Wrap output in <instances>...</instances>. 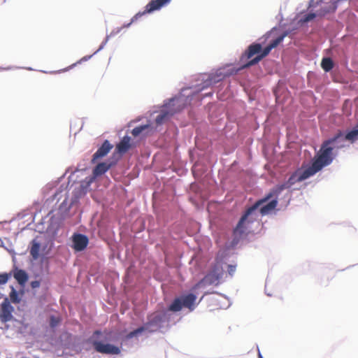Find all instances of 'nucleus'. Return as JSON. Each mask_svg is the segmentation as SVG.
Masks as SVG:
<instances>
[{
	"instance_id": "obj_3",
	"label": "nucleus",
	"mask_w": 358,
	"mask_h": 358,
	"mask_svg": "<svg viewBox=\"0 0 358 358\" xmlns=\"http://www.w3.org/2000/svg\"><path fill=\"white\" fill-rule=\"evenodd\" d=\"M287 34H288L287 32H284L276 38L272 40L264 49H262V46L260 43H252L250 45L241 56V60L243 61L244 59H250L255 55L256 56L253 59L245 63L240 69H243L249 68L258 64L263 58L270 53L272 49L277 47Z\"/></svg>"
},
{
	"instance_id": "obj_2",
	"label": "nucleus",
	"mask_w": 358,
	"mask_h": 358,
	"mask_svg": "<svg viewBox=\"0 0 358 358\" xmlns=\"http://www.w3.org/2000/svg\"><path fill=\"white\" fill-rule=\"evenodd\" d=\"M336 7V2L335 1L310 0L307 9L298 13L295 20L296 22L319 21L327 15L334 13Z\"/></svg>"
},
{
	"instance_id": "obj_4",
	"label": "nucleus",
	"mask_w": 358,
	"mask_h": 358,
	"mask_svg": "<svg viewBox=\"0 0 358 358\" xmlns=\"http://www.w3.org/2000/svg\"><path fill=\"white\" fill-rule=\"evenodd\" d=\"M344 142L343 134L339 131L334 137L324 141L322 143L320 150L314 158V160L321 169L332 162L334 158L333 151L344 148Z\"/></svg>"
},
{
	"instance_id": "obj_32",
	"label": "nucleus",
	"mask_w": 358,
	"mask_h": 358,
	"mask_svg": "<svg viewBox=\"0 0 358 358\" xmlns=\"http://www.w3.org/2000/svg\"><path fill=\"white\" fill-rule=\"evenodd\" d=\"M357 127H358V124H357Z\"/></svg>"
},
{
	"instance_id": "obj_24",
	"label": "nucleus",
	"mask_w": 358,
	"mask_h": 358,
	"mask_svg": "<svg viewBox=\"0 0 358 358\" xmlns=\"http://www.w3.org/2000/svg\"><path fill=\"white\" fill-rule=\"evenodd\" d=\"M61 322V318L59 317L51 315L50 317V326L52 328H55Z\"/></svg>"
},
{
	"instance_id": "obj_8",
	"label": "nucleus",
	"mask_w": 358,
	"mask_h": 358,
	"mask_svg": "<svg viewBox=\"0 0 358 358\" xmlns=\"http://www.w3.org/2000/svg\"><path fill=\"white\" fill-rule=\"evenodd\" d=\"M14 308L10 305L8 299H5L1 305L0 310V320L2 322H7L10 321L13 316L12 313Z\"/></svg>"
},
{
	"instance_id": "obj_14",
	"label": "nucleus",
	"mask_w": 358,
	"mask_h": 358,
	"mask_svg": "<svg viewBox=\"0 0 358 358\" xmlns=\"http://www.w3.org/2000/svg\"><path fill=\"white\" fill-rule=\"evenodd\" d=\"M111 166V164L102 162L98 164L93 170V174L95 177L105 173Z\"/></svg>"
},
{
	"instance_id": "obj_1",
	"label": "nucleus",
	"mask_w": 358,
	"mask_h": 358,
	"mask_svg": "<svg viewBox=\"0 0 358 358\" xmlns=\"http://www.w3.org/2000/svg\"><path fill=\"white\" fill-rule=\"evenodd\" d=\"M271 194H266L264 198L257 201L251 207H250L241 217L236 227L234 229V236L236 239L239 240L248 236L252 231L251 224L257 220L258 215L257 210H259V213L264 216L270 214L278 206V200L273 199Z\"/></svg>"
},
{
	"instance_id": "obj_7",
	"label": "nucleus",
	"mask_w": 358,
	"mask_h": 358,
	"mask_svg": "<svg viewBox=\"0 0 358 358\" xmlns=\"http://www.w3.org/2000/svg\"><path fill=\"white\" fill-rule=\"evenodd\" d=\"M94 350L101 354L106 355H118L120 353V349L112 344L103 343L100 341H94L93 343Z\"/></svg>"
},
{
	"instance_id": "obj_31",
	"label": "nucleus",
	"mask_w": 358,
	"mask_h": 358,
	"mask_svg": "<svg viewBox=\"0 0 358 358\" xmlns=\"http://www.w3.org/2000/svg\"><path fill=\"white\" fill-rule=\"evenodd\" d=\"M100 333H101V332H100L99 331H95V334H99Z\"/></svg>"
},
{
	"instance_id": "obj_15",
	"label": "nucleus",
	"mask_w": 358,
	"mask_h": 358,
	"mask_svg": "<svg viewBox=\"0 0 358 358\" xmlns=\"http://www.w3.org/2000/svg\"><path fill=\"white\" fill-rule=\"evenodd\" d=\"M13 276L17 282L21 285H24L28 280L27 273L22 269L16 270L14 272Z\"/></svg>"
},
{
	"instance_id": "obj_29",
	"label": "nucleus",
	"mask_w": 358,
	"mask_h": 358,
	"mask_svg": "<svg viewBox=\"0 0 358 358\" xmlns=\"http://www.w3.org/2000/svg\"><path fill=\"white\" fill-rule=\"evenodd\" d=\"M258 358H263V357L259 351L258 352Z\"/></svg>"
},
{
	"instance_id": "obj_9",
	"label": "nucleus",
	"mask_w": 358,
	"mask_h": 358,
	"mask_svg": "<svg viewBox=\"0 0 358 358\" xmlns=\"http://www.w3.org/2000/svg\"><path fill=\"white\" fill-rule=\"evenodd\" d=\"M73 248L78 252L84 250L89 243L88 238L81 234H74L72 236Z\"/></svg>"
},
{
	"instance_id": "obj_16",
	"label": "nucleus",
	"mask_w": 358,
	"mask_h": 358,
	"mask_svg": "<svg viewBox=\"0 0 358 358\" xmlns=\"http://www.w3.org/2000/svg\"><path fill=\"white\" fill-rule=\"evenodd\" d=\"M358 139V127L357 126L355 128L352 129L351 131L347 132L346 134H343V140L348 141L350 143H354L355 141Z\"/></svg>"
},
{
	"instance_id": "obj_21",
	"label": "nucleus",
	"mask_w": 358,
	"mask_h": 358,
	"mask_svg": "<svg viewBox=\"0 0 358 358\" xmlns=\"http://www.w3.org/2000/svg\"><path fill=\"white\" fill-rule=\"evenodd\" d=\"M168 118V113L163 112L158 115L155 122L157 124H162Z\"/></svg>"
},
{
	"instance_id": "obj_27",
	"label": "nucleus",
	"mask_w": 358,
	"mask_h": 358,
	"mask_svg": "<svg viewBox=\"0 0 358 358\" xmlns=\"http://www.w3.org/2000/svg\"><path fill=\"white\" fill-rule=\"evenodd\" d=\"M41 282L38 280H34L31 282V287L33 289L38 288L40 287Z\"/></svg>"
},
{
	"instance_id": "obj_26",
	"label": "nucleus",
	"mask_w": 358,
	"mask_h": 358,
	"mask_svg": "<svg viewBox=\"0 0 358 358\" xmlns=\"http://www.w3.org/2000/svg\"><path fill=\"white\" fill-rule=\"evenodd\" d=\"M236 271V266L234 265H228V272L230 275H233L234 272Z\"/></svg>"
},
{
	"instance_id": "obj_18",
	"label": "nucleus",
	"mask_w": 358,
	"mask_h": 358,
	"mask_svg": "<svg viewBox=\"0 0 358 358\" xmlns=\"http://www.w3.org/2000/svg\"><path fill=\"white\" fill-rule=\"evenodd\" d=\"M41 248V245L39 243L33 241L32 245L30 249V255L34 259H37L39 257V251Z\"/></svg>"
},
{
	"instance_id": "obj_11",
	"label": "nucleus",
	"mask_w": 358,
	"mask_h": 358,
	"mask_svg": "<svg viewBox=\"0 0 358 358\" xmlns=\"http://www.w3.org/2000/svg\"><path fill=\"white\" fill-rule=\"evenodd\" d=\"M112 148L113 145H111L108 140H106L103 143L102 145L93 155L92 161L94 162L98 159L105 157Z\"/></svg>"
},
{
	"instance_id": "obj_19",
	"label": "nucleus",
	"mask_w": 358,
	"mask_h": 358,
	"mask_svg": "<svg viewBox=\"0 0 358 358\" xmlns=\"http://www.w3.org/2000/svg\"><path fill=\"white\" fill-rule=\"evenodd\" d=\"M321 66L324 71L329 72L334 67V63L332 59L329 57L323 58L321 62Z\"/></svg>"
},
{
	"instance_id": "obj_30",
	"label": "nucleus",
	"mask_w": 358,
	"mask_h": 358,
	"mask_svg": "<svg viewBox=\"0 0 358 358\" xmlns=\"http://www.w3.org/2000/svg\"><path fill=\"white\" fill-rule=\"evenodd\" d=\"M173 101H177V102H178V103L181 101L180 98H178V99H174Z\"/></svg>"
},
{
	"instance_id": "obj_6",
	"label": "nucleus",
	"mask_w": 358,
	"mask_h": 358,
	"mask_svg": "<svg viewBox=\"0 0 358 358\" xmlns=\"http://www.w3.org/2000/svg\"><path fill=\"white\" fill-rule=\"evenodd\" d=\"M171 0H151V1L146 5L143 11H139L131 19V22L138 20L141 17L147 14H150L155 10H159L161 8L166 5Z\"/></svg>"
},
{
	"instance_id": "obj_28",
	"label": "nucleus",
	"mask_w": 358,
	"mask_h": 358,
	"mask_svg": "<svg viewBox=\"0 0 358 358\" xmlns=\"http://www.w3.org/2000/svg\"><path fill=\"white\" fill-rule=\"evenodd\" d=\"M203 280H201L200 282H198V283L194 286V289L199 288V287L201 286V285L203 283Z\"/></svg>"
},
{
	"instance_id": "obj_13",
	"label": "nucleus",
	"mask_w": 358,
	"mask_h": 358,
	"mask_svg": "<svg viewBox=\"0 0 358 358\" xmlns=\"http://www.w3.org/2000/svg\"><path fill=\"white\" fill-rule=\"evenodd\" d=\"M182 302V306L187 308L189 310L194 309V303L196 299V295L194 294H188L180 296Z\"/></svg>"
},
{
	"instance_id": "obj_17",
	"label": "nucleus",
	"mask_w": 358,
	"mask_h": 358,
	"mask_svg": "<svg viewBox=\"0 0 358 358\" xmlns=\"http://www.w3.org/2000/svg\"><path fill=\"white\" fill-rule=\"evenodd\" d=\"M182 302L180 297L176 298L168 308V310L171 312H179L182 308Z\"/></svg>"
},
{
	"instance_id": "obj_22",
	"label": "nucleus",
	"mask_w": 358,
	"mask_h": 358,
	"mask_svg": "<svg viewBox=\"0 0 358 358\" xmlns=\"http://www.w3.org/2000/svg\"><path fill=\"white\" fill-rule=\"evenodd\" d=\"M9 296H10V301L13 303H18L20 301L18 294L15 289H13L12 291L10 292Z\"/></svg>"
},
{
	"instance_id": "obj_25",
	"label": "nucleus",
	"mask_w": 358,
	"mask_h": 358,
	"mask_svg": "<svg viewBox=\"0 0 358 358\" xmlns=\"http://www.w3.org/2000/svg\"><path fill=\"white\" fill-rule=\"evenodd\" d=\"M10 277V275L6 273L0 274V285L6 284L8 282Z\"/></svg>"
},
{
	"instance_id": "obj_10",
	"label": "nucleus",
	"mask_w": 358,
	"mask_h": 358,
	"mask_svg": "<svg viewBox=\"0 0 358 358\" xmlns=\"http://www.w3.org/2000/svg\"><path fill=\"white\" fill-rule=\"evenodd\" d=\"M166 313H155L151 315L149 321L145 324V329H148L150 327H155L159 329L162 326V324L166 319Z\"/></svg>"
},
{
	"instance_id": "obj_20",
	"label": "nucleus",
	"mask_w": 358,
	"mask_h": 358,
	"mask_svg": "<svg viewBox=\"0 0 358 358\" xmlns=\"http://www.w3.org/2000/svg\"><path fill=\"white\" fill-rule=\"evenodd\" d=\"M145 330H146L145 327H141L131 331L130 333H129L127 336V338L129 339L132 338L133 337L136 336L138 334H141Z\"/></svg>"
},
{
	"instance_id": "obj_12",
	"label": "nucleus",
	"mask_w": 358,
	"mask_h": 358,
	"mask_svg": "<svg viewBox=\"0 0 358 358\" xmlns=\"http://www.w3.org/2000/svg\"><path fill=\"white\" fill-rule=\"evenodd\" d=\"M130 141L131 137L124 136L120 142L117 144L115 148L116 152L120 155L126 153L131 147Z\"/></svg>"
},
{
	"instance_id": "obj_23",
	"label": "nucleus",
	"mask_w": 358,
	"mask_h": 358,
	"mask_svg": "<svg viewBox=\"0 0 358 358\" xmlns=\"http://www.w3.org/2000/svg\"><path fill=\"white\" fill-rule=\"evenodd\" d=\"M148 127V125L136 127L132 129L131 134L134 136H138L143 131H144Z\"/></svg>"
},
{
	"instance_id": "obj_5",
	"label": "nucleus",
	"mask_w": 358,
	"mask_h": 358,
	"mask_svg": "<svg viewBox=\"0 0 358 358\" xmlns=\"http://www.w3.org/2000/svg\"><path fill=\"white\" fill-rule=\"evenodd\" d=\"M322 169L319 166V165L315 162L313 159L312 164L308 168L305 170L298 169L294 173H293L291 176L289 178L288 180L284 184L277 185L271 192H270L268 194H271L273 196H276L275 199H277V196L280 194V192L285 189L290 188L296 182H301L310 176L315 174L317 172L320 171Z\"/></svg>"
}]
</instances>
